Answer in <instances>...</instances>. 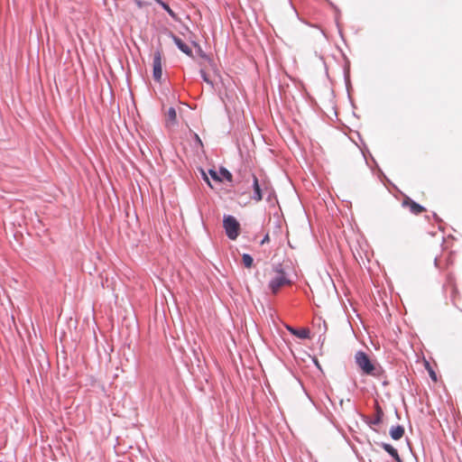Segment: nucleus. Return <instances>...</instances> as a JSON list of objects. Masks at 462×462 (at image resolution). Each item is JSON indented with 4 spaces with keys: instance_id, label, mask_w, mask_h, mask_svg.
Instances as JSON below:
<instances>
[{
    "instance_id": "f257e3e1",
    "label": "nucleus",
    "mask_w": 462,
    "mask_h": 462,
    "mask_svg": "<svg viewBox=\"0 0 462 462\" xmlns=\"http://www.w3.org/2000/svg\"><path fill=\"white\" fill-rule=\"evenodd\" d=\"M223 226L227 237L231 240L236 239L239 236L240 224L233 216H226L223 219Z\"/></svg>"
},
{
    "instance_id": "f03ea898",
    "label": "nucleus",
    "mask_w": 462,
    "mask_h": 462,
    "mask_svg": "<svg viewBox=\"0 0 462 462\" xmlns=\"http://www.w3.org/2000/svg\"><path fill=\"white\" fill-rule=\"evenodd\" d=\"M287 284H290V281L287 279L285 273L282 270L275 269L273 276L269 282V288L272 292L277 293L282 287Z\"/></svg>"
},
{
    "instance_id": "7ed1b4c3",
    "label": "nucleus",
    "mask_w": 462,
    "mask_h": 462,
    "mask_svg": "<svg viewBox=\"0 0 462 462\" xmlns=\"http://www.w3.org/2000/svg\"><path fill=\"white\" fill-rule=\"evenodd\" d=\"M355 360L358 367L366 374H374L375 366L371 362L369 356L363 351H358L355 356Z\"/></svg>"
},
{
    "instance_id": "20e7f679",
    "label": "nucleus",
    "mask_w": 462,
    "mask_h": 462,
    "mask_svg": "<svg viewBox=\"0 0 462 462\" xmlns=\"http://www.w3.org/2000/svg\"><path fill=\"white\" fill-rule=\"evenodd\" d=\"M253 178V189H254V195L252 199L259 202L263 199V193L268 192L271 193L270 190V185L269 182L265 180H258V178L255 175H252Z\"/></svg>"
},
{
    "instance_id": "39448f33",
    "label": "nucleus",
    "mask_w": 462,
    "mask_h": 462,
    "mask_svg": "<svg viewBox=\"0 0 462 462\" xmlns=\"http://www.w3.org/2000/svg\"><path fill=\"white\" fill-rule=\"evenodd\" d=\"M152 76L156 81H160L162 76V53L160 50L153 53Z\"/></svg>"
},
{
    "instance_id": "423d86ee",
    "label": "nucleus",
    "mask_w": 462,
    "mask_h": 462,
    "mask_svg": "<svg viewBox=\"0 0 462 462\" xmlns=\"http://www.w3.org/2000/svg\"><path fill=\"white\" fill-rule=\"evenodd\" d=\"M402 206L405 208H408L410 209V211L414 215H420L426 211V208L424 207H422L420 204H418L417 202L413 201L409 197H406L402 200Z\"/></svg>"
},
{
    "instance_id": "0eeeda50",
    "label": "nucleus",
    "mask_w": 462,
    "mask_h": 462,
    "mask_svg": "<svg viewBox=\"0 0 462 462\" xmlns=\"http://www.w3.org/2000/svg\"><path fill=\"white\" fill-rule=\"evenodd\" d=\"M208 174L210 177L217 180V181H222V179H226L228 181H232L233 176L229 171H227L226 168H221L219 171V173L217 172L214 170H209Z\"/></svg>"
},
{
    "instance_id": "6e6552de",
    "label": "nucleus",
    "mask_w": 462,
    "mask_h": 462,
    "mask_svg": "<svg viewBox=\"0 0 462 462\" xmlns=\"http://www.w3.org/2000/svg\"><path fill=\"white\" fill-rule=\"evenodd\" d=\"M165 124L169 128H172L177 125V113L175 108L170 107L165 115Z\"/></svg>"
},
{
    "instance_id": "1a4fd4ad",
    "label": "nucleus",
    "mask_w": 462,
    "mask_h": 462,
    "mask_svg": "<svg viewBox=\"0 0 462 462\" xmlns=\"http://www.w3.org/2000/svg\"><path fill=\"white\" fill-rule=\"evenodd\" d=\"M171 38L174 42V43L177 45V47L185 54L191 56L192 55V50L185 43L183 42L179 37L175 35H171Z\"/></svg>"
},
{
    "instance_id": "9d476101",
    "label": "nucleus",
    "mask_w": 462,
    "mask_h": 462,
    "mask_svg": "<svg viewBox=\"0 0 462 462\" xmlns=\"http://www.w3.org/2000/svg\"><path fill=\"white\" fill-rule=\"evenodd\" d=\"M404 435V428L402 426H395L390 430V436L394 440L401 439Z\"/></svg>"
},
{
    "instance_id": "9b49d317",
    "label": "nucleus",
    "mask_w": 462,
    "mask_h": 462,
    "mask_svg": "<svg viewBox=\"0 0 462 462\" xmlns=\"http://www.w3.org/2000/svg\"><path fill=\"white\" fill-rule=\"evenodd\" d=\"M381 447L388 453L390 454L395 461L402 462V459L398 454V451L390 444L387 443H382Z\"/></svg>"
},
{
    "instance_id": "f8f14e48",
    "label": "nucleus",
    "mask_w": 462,
    "mask_h": 462,
    "mask_svg": "<svg viewBox=\"0 0 462 462\" xmlns=\"http://www.w3.org/2000/svg\"><path fill=\"white\" fill-rule=\"evenodd\" d=\"M289 331L299 338H309L310 330L308 328L295 329L292 328H288Z\"/></svg>"
},
{
    "instance_id": "ddd939ff",
    "label": "nucleus",
    "mask_w": 462,
    "mask_h": 462,
    "mask_svg": "<svg viewBox=\"0 0 462 462\" xmlns=\"http://www.w3.org/2000/svg\"><path fill=\"white\" fill-rule=\"evenodd\" d=\"M383 410L381 409V407L377 404L376 405V414H375V417L373 420V424H379L381 423L382 420H383Z\"/></svg>"
},
{
    "instance_id": "4468645a",
    "label": "nucleus",
    "mask_w": 462,
    "mask_h": 462,
    "mask_svg": "<svg viewBox=\"0 0 462 462\" xmlns=\"http://www.w3.org/2000/svg\"><path fill=\"white\" fill-rule=\"evenodd\" d=\"M242 261L246 268H251L253 266L254 259L250 254H244L242 256Z\"/></svg>"
},
{
    "instance_id": "2eb2a0df",
    "label": "nucleus",
    "mask_w": 462,
    "mask_h": 462,
    "mask_svg": "<svg viewBox=\"0 0 462 462\" xmlns=\"http://www.w3.org/2000/svg\"><path fill=\"white\" fill-rule=\"evenodd\" d=\"M161 5H162V6L163 7V9H164L165 11H167V12H168V14H169L170 15H171L172 17H174V13H173V11L171 9V7H170L167 4H165V3H163V2H161Z\"/></svg>"
},
{
    "instance_id": "dca6fc26",
    "label": "nucleus",
    "mask_w": 462,
    "mask_h": 462,
    "mask_svg": "<svg viewBox=\"0 0 462 462\" xmlns=\"http://www.w3.org/2000/svg\"><path fill=\"white\" fill-rule=\"evenodd\" d=\"M200 74H201L202 79H203L207 83H208L209 85H213L212 81L208 79V77L207 73H206L203 69H201V70H200Z\"/></svg>"
},
{
    "instance_id": "f3484780",
    "label": "nucleus",
    "mask_w": 462,
    "mask_h": 462,
    "mask_svg": "<svg viewBox=\"0 0 462 462\" xmlns=\"http://www.w3.org/2000/svg\"><path fill=\"white\" fill-rule=\"evenodd\" d=\"M139 7L146 5L150 3V0H134Z\"/></svg>"
},
{
    "instance_id": "a211bd4d",
    "label": "nucleus",
    "mask_w": 462,
    "mask_h": 462,
    "mask_svg": "<svg viewBox=\"0 0 462 462\" xmlns=\"http://www.w3.org/2000/svg\"><path fill=\"white\" fill-rule=\"evenodd\" d=\"M270 242V236L266 234L263 240L261 241V245L268 244Z\"/></svg>"
},
{
    "instance_id": "6ab92c4d",
    "label": "nucleus",
    "mask_w": 462,
    "mask_h": 462,
    "mask_svg": "<svg viewBox=\"0 0 462 462\" xmlns=\"http://www.w3.org/2000/svg\"><path fill=\"white\" fill-rule=\"evenodd\" d=\"M202 174H203L205 181L211 187V183L208 178V175L204 171H202Z\"/></svg>"
},
{
    "instance_id": "aec40b11",
    "label": "nucleus",
    "mask_w": 462,
    "mask_h": 462,
    "mask_svg": "<svg viewBox=\"0 0 462 462\" xmlns=\"http://www.w3.org/2000/svg\"><path fill=\"white\" fill-rule=\"evenodd\" d=\"M430 377L433 379V381H437V376L435 372L430 371Z\"/></svg>"
}]
</instances>
